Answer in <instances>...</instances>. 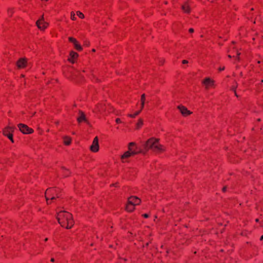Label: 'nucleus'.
Instances as JSON below:
<instances>
[{"mask_svg": "<svg viewBox=\"0 0 263 263\" xmlns=\"http://www.w3.org/2000/svg\"><path fill=\"white\" fill-rule=\"evenodd\" d=\"M95 109L96 112H102L105 110V104L103 103H99Z\"/></svg>", "mask_w": 263, "mask_h": 263, "instance_id": "nucleus-16", "label": "nucleus"}, {"mask_svg": "<svg viewBox=\"0 0 263 263\" xmlns=\"http://www.w3.org/2000/svg\"><path fill=\"white\" fill-rule=\"evenodd\" d=\"M36 26L40 30H44L48 26V23L45 22L44 20L43 15L42 16V18L37 20L36 22Z\"/></svg>", "mask_w": 263, "mask_h": 263, "instance_id": "nucleus-7", "label": "nucleus"}, {"mask_svg": "<svg viewBox=\"0 0 263 263\" xmlns=\"http://www.w3.org/2000/svg\"><path fill=\"white\" fill-rule=\"evenodd\" d=\"M8 13L10 16H11L13 13V10L12 9H9L8 10Z\"/></svg>", "mask_w": 263, "mask_h": 263, "instance_id": "nucleus-27", "label": "nucleus"}, {"mask_svg": "<svg viewBox=\"0 0 263 263\" xmlns=\"http://www.w3.org/2000/svg\"><path fill=\"white\" fill-rule=\"evenodd\" d=\"M145 101V94L143 93L141 96V109H142L144 107Z\"/></svg>", "mask_w": 263, "mask_h": 263, "instance_id": "nucleus-21", "label": "nucleus"}, {"mask_svg": "<svg viewBox=\"0 0 263 263\" xmlns=\"http://www.w3.org/2000/svg\"><path fill=\"white\" fill-rule=\"evenodd\" d=\"M77 15L79 16L80 18H83L84 17V15L80 11L77 12Z\"/></svg>", "mask_w": 263, "mask_h": 263, "instance_id": "nucleus-26", "label": "nucleus"}, {"mask_svg": "<svg viewBox=\"0 0 263 263\" xmlns=\"http://www.w3.org/2000/svg\"><path fill=\"white\" fill-rule=\"evenodd\" d=\"M68 41L73 43L74 48L78 50V51H80L82 50V47L81 45L79 43L78 41L76 40V39L73 37H68Z\"/></svg>", "mask_w": 263, "mask_h": 263, "instance_id": "nucleus-9", "label": "nucleus"}, {"mask_svg": "<svg viewBox=\"0 0 263 263\" xmlns=\"http://www.w3.org/2000/svg\"><path fill=\"white\" fill-rule=\"evenodd\" d=\"M71 17L72 20H74L76 18L74 14L72 15V14L71 13Z\"/></svg>", "mask_w": 263, "mask_h": 263, "instance_id": "nucleus-30", "label": "nucleus"}, {"mask_svg": "<svg viewBox=\"0 0 263 263\" xmlns=\"http://www.w3.org/2000/svg\"><path fill=\"white\" fill-rule=\"evenodd\" d=\"M14 127L13 126H8L3 130V134L7 136L12 143H14L13 139V132H14Z\"/></svg>", "mask_w": 263, "mask_h": 263, "instance_id": "nucleus-5", "label": "nucleus"}, {"mask_svg": "<svg viewBox=\"0 0 263 263\" xmlns=\"http://www.w3.org/2000/svg\"><path fill=\"white\" fill-rule=\"evenodd\" d=\"M141 110H142V109H140V110L136 111L135 113H134L133 114H128L127 116L129 117H130V118H134L140 113Z\"/></svg>", "mask_w": 263, "mask_h": 263, "instance_id": "nucleus-23", "label": "nucleus"}, {"mask_svg": "<svg viewBox=\"0 0 263 263\" xmlns=\"http://www.w3.org/2000/svg\"><path fill=\"white\" fill-rule=\"evenodd\" d=\"M47 240H48V238H45V241H47Z\"/></svg>", "mask_w": 263, "mask_h": 263, "instance_id": "nucleus-42", "label": "nucleus"}, {"mask_svg": "<svg viewBox=\"0 0 263 263\" xmlns=\"http://www.w3.org/2000/svg\"><path fill=\"white\" fill-rule=\"evenodd\" d=\"M132 149H136V150H137V148L136 147H135V146H132Z\"/></svg>", "mask_w": 263, "mask_h": 263, "instance_id": "nucleus-35", "label": "nucleus"}, {"mask_svg": "<svg viewBox=\"0 0 263 263\" xmlns=\"http://www.w3.org/2000/svg\"><path fill=\"white\" fill-rule=\"evenodd\" d=\"M165 151L164 147L161 145L159 143L155 146V148L154 149L153 152L156 153H161Z\"/></svg>", "mask_w": 263, "mask_h": 263, "instance_id": "nucleus-17", "label": "nucleus"}, {"mask_svg": "<svg viewBox=\"0 0 263 263\" xmlns=\"http://www.w3.org/2000/svg\"><path fill=\"white\" fill-rule=\"evenodd\" d=\"M177 108L183 116H187L191 114V112L184 106L179 105Z\"/></svg>", "mask_w": 263, "mask_h": 263, "instance_id": "nucleus-12", "label": "nucleus"}, {"mask_svg": "<svg viewBox=\"0 0 263 263\" xmlns=\"http://www.w3.org/2000/svg\"><path fill=\"white\" fill-rule=\"evenodd\" d=\"M45 196L47 204H50L51 201L62 196V191L57 187L48 188L45 192Z\"/></svg>", "mask_w": 263, "mask_h": 263, "instance_id": "nucleus-2", "label": "nucleus"}, {"mask_svg": "<svg viewBox=\"0 0 263 263\" xmlns=\"http://www.w3.org/2000/svg\"><path fill=\"white\" fill-rule=\"evenodd\" d=\"M142 216L145 218H147L149 217V215L148 214L145 213V214H143L142 215Z\"/></svg>", "mask_w": 263, "mask_h": 263, "instance_id": "nucleus-29", "label": "nucleus"}, {"mask_svg": "<svg viewBox=\"0 0 263 263\" xmlns=\"http://www.w3.org/2000/svg\"><path fill=\"white\" fill-rule=\"evenodd\" d=\"M194 29L193 28H190L189 30V31L190 33H193L194 32Z\"/></svg>", "mask_w": 263, "mask_h": 263, "instance_id": "nucleus-32", "label": "nucleus"}, {"mask_svg": "<svg viewBox=\"0 0 263 263\" xmlns=\"http://www.w3.org/2000/svg\"><path fill=\"white\" fill-rule=\"evenodd\" d=\"M240 53L238 52V51H237V55L239 56L240 55Z\"/></svg>", "mask_w": 263, "mask_h": 263, "instance_id": "nucleus-39", "label": "nucleus"}, {"mask_svg": "<svg viewBox=\"0 0 263 263\" xmlns=\"http://www.w3.org/2000/svg\"><path fill=\"white\" fill-rule=\"evenodd\" d=\"M78 56L79 55L77 52L73 51H71L69 53V57L68 59V60L70 62L74 63L75 62V61L77 59Z\"/></svg>", "mask_w": 263, "mask_h": 263, "instance_id": "nucleus-13", "label": "nucleus"}, {"mask_svg": "<svg viewBox=\"0 0 263 263\" xmlns=\"http://www.w3.org/2000/svg\"><path fill=\"white\" fill-rule=\"evenodd\" d=\"M203 83L206 86V87L212 85L214 84V81L210 79L209 78H205L203 81Z\"/></svg>", "mask_w": 263, "mask_h": 263, "instance_id": "nucleus-18", "label": "nucleus"}, {"mask_svg": "<svg viewBox=\"0 0 263 263\" xmlns=\"http://www.w3.org/2000/svg\"><path fill=\"white\" fill-rule=\"evenodd\" d=\"M18 127L20 131L25 134H29L33 132V129L29 128L27 125L24 124H18Z\"/></svg>", "mask_w": 263, "mask_h": 263, "instance_id": "nucleus-6", "label": "nucleus"}, {"mask_svg": "<svg viewBox=\"0 0 263 263\" xmlns=\"http://www.w3.org/2000/svg\"><path fill=\"white\" fill-rule=\"evenodd\" d=\"M260 240H263V235L262 236H261L260 238Z\"/></svg>", "mask_w": 263, "mask_h": 263, "instance_id": "nucleus-36", "label": "nucleus"}, {"mask_svg": "<svg viewBox=\"0 0 263 263\" xmlns=\"http://www.w3.org/2000/svg\"><path fill=\"white\" fill-rule=\"evenodd\" d=\"M143 124V121L142 119H139L137 123V128H140Z\"/></svg>", "mask_w": 263, "mask_h": 263, "instance_id": "nucleus-24", "label": "nucleus"}, {"mask_svg": "<svg viewBox=\"0 0 263 263\" xmlns=\"http://www.w3.org/2000/svg\"><path fill=\"white\" fill-rule=\"evenodd\" d=\"M158 143V139L151 138L146 141L145 144V147L147 149H151L153 151L154 149L155 148V146H157Z\"/></svg>", "mask_w": 263, "mask_h": 263, "instance_id": "nucleus-4", "label": "nucleus"}, {"mask_svg": "<svg viewBox=\"0 0 263 263\" xmlns=\"http://www.w3.org/2000/svg\"><path fill=\"white\" fill-rule=\"evenodd\" d=\"M182 63L183 64H187V63H188V61H187L186 60H184L182 61Z\"/></svg>", "mask_w": 263, "mask_h": 263, "instance_id": "nucleus-31", "label": "nucleus"}, {"mask_svg": "<svg viewBox=\"0 0 263 263\" xmlns=\"http://www.w3.org/2000/svg\"><path fill=\"white\" fill-rule=\"evenodd\" d=\"M226 190H227V187L226 186H224L222 189V191L223 192H225L226 191Z\"/></svg>", "mask_w": 263, "mask_h": 263, "instance_id": "nucleus-33", "label": "nucleus"}, {"mask_svg": "<svg viewBox=\"0 0 263 263\" xmlns=\"http://www.w3.org/2000/svg\"><path fill=\"white\" fill-rule=\"evenodd\" d=\"M26 63H27V61H26V59L21 58V59H20L17 61V62L16 63V65H17V66L18 67V68H24L26 67Z\"/></svg>", "mask_w": 263, "mask_h": 263, "instance_id": "nucleus-14", "label": "nucleus"}, {"mask_svg": "<svg viewBox=\"0 0 263 263\" xmlns=\"http://www.w3.org/2000/svg\"><path fill=\"white\" fill-rule=\"evenodd\" d=\"M190 3V1H187L185 2L181 6L182 10L185 13L189 14L191 12Z\"/></svg>", "mask_w": 263, "mask_h": 263, "instance_id": "nucleus-10", "label": "nucleus"}, {"mask_svg": "<svg viewBox=\"0 0 263 263\" xmlns=\"http://www.w3.org/2000/svg\"><path fill=\"white\" fill-rule=\"evenodd\" d=\"M237 87V84L236 82H235V84L231 86L230 89L232 91H233L234 92H235V91L236 90Z\"/></svg>", "mask_w": 263, "mask_h": 263, "instance_id": "nucleus-25", "label": "nucleus"}, {"mask_svg": "<svg viewBox=\"0 0 263 263\" xmlns=\"http://www.w3.org/2000/svg\"><path fill=\"white\" fill-rule=\"evenodd\" d=\"M51 262H54V259L53 258H52L51 259Z\"/></svg>", "mask_w": 263, "mask_h": 263, "instance_id": "nucleus-38", "label": "nucleus"}, {"mask_svg": "<svg viewBox=\"0 0 263 263\" xmlns=\"http://www.w3.org/2000/svg\"><path fill=\"white\" fill-rule=\"evenodd\" d=\"M92 51L95 52V49H92Z\"/></svg>", "mask_w": 263, "mask_h": 263, "instance_id": "nucleus-43", "label": "nucleus"}, {"mask_svg": "<svg viewBox=\"0 0 263 263\" xmlns=\"http://www.w3.org/2000/svg\"><path fill=\"white\" fill-rule=\"evenodd\" d=\"M128 202L133 204V205H138L141 202V200L140 198L136 196H130L128 199Z\"/></svg>", "mask_w": 263, "mask_h": 263, "instance_id": "nucleus-11", "label": "nucleus"}, {"mask_svg": "<svg viewBox=\"0 0 263 263\" xmlns=\"http://www.w3.org/2000/svg\"><path fill=\"white\" fill-rule=\"evenodd\" d=\"M255 221H256V222H258V221H259V219H255Z\"/></svg>", "mask_w": 263, "mask_h": 263, "instance_id": "nucleus-40", "label": "nucleus"}, {"mask_svg": "<svg viewBox=\"0 0 263 263\" xmlns=\"http://www.w3.org/2000/svg\"><path fill=\"white\" fill-rule=\"evenodd\" d=\"M77 121L79 123H81L83 121H84L86 122L87 123H88V122L87 120L86 119V118L85 117V115L84 113L82 111H80V116L77 118Z\"/></svg>", "mask_w": 263, "mask_h": 263, "instance_id": "nucleus-15", "label": "nucleus"}, {"mask_svg": "<svg viewBox=\"0 0 263 263\" xmlns=\"http://www.w3.org/2000/svg\"><path fill=\"white\" fill-rule=\"evenodd\" d=\"M71 142V138L68 137H65L64 138V143L66 145H69L70 144Z\"/></svg>", "mask_w": 263, "mask_h": 263, "instance_id": "nucleus-20", "label": "nucleus"}, {"mask_svg": "<svg viewBox=\"0 0 263 263\" xmlns=\"http://www.w3.org/2000/svg\"><path fill=\"white\" fill-rule=\"evenodd\" d=\"M57 218L60 225L67 229H70L74 224L72 214L65 211L59 212Z\"/></svg>", "mask_w": 263, "mask_h": 263, "instance_id": "nucleus-1", "label": "nucleus"}, {"mask_svg": "<svg viewBox=\"0 0 263 263\" xmlns=\"http://www.w3.org/2000/svg\"><path fill=\"white\" fill-rule=\"evenodd\" d=\"M116 122L117 124L121 123V119H120V118H117V119H116Z\"/></svg>", "mask_w": 263, "mask_h": 263, "instance_id": "nucleus-28", "label": "nucleus"}, {"mask_svg": "<svg viewBox=\"0 0 263 263\" xmlns=\"http://www.w3.org/2000/svg\"><path fill=\"white\" fill-rule=\"evenodd\" d=\"M132 146H136V143L135 142H130L128 144V150L125 152L121 157V159L122 162H125L126 161L125 160L126 159L140 153L139 151L136 149H132Z\"/></svg>", "mask_w": 263, "mask_h": 263, "instance_id": "nucleus-3", "label": "nucleus"}, {"mask_svg": "<svg viewBox=\"0 0 263 263\" xmlns=\"http://www.w3.org/2000/svg\"><path fill=\"white\" fill-rule=\"evenodd\" d=\"M62 169L63 170V175L64 177H68L70 175V172L68 170L65 168L64 167H62Z\"/></svg>", "mask_w": 263, "mask_h": 263, "instance_id": "nucleus-22", "label": "nucleus"}, {"mask_svg": "<svg viewBox=\"0 0 263 263\" xmlns=\"http://www.w3.org/2000/svg\"><path fill=\"white\" fill-rule=\"evenodd\" d=\"M228 57H229V58H232V56L231 55H229Z\"/></svg>", "mask_w": 263, "mask_h": 263, "instance_id": "nucleus-41", "label": "nucleus"}, {"mask_svg": "<svg viewBox=\"0 0 263 263\" xmlns=\"http://www.w3.org/2000/svg\"><path fill=\"white\" fill-rule=\"evenodd\" d=\"M135 205H133V204L128 202L126 206V210L128 212H132L135 209Z\"/></svg>", "mask_w": 263, "mask_h": 263, "instance_id": "nucleus-19", "label": "nucleus"}, {"mask_svg": "<svg viewBox=\"0 0 263 263\" xmlns=\"http://www.w3.org/2000/svg\"><path fill=\"white\" fill-rule=\"evenodd\" d=\"M99 139L98 137H96L92 141V144L90 146V150L94 153L97 152L99 149V142H98Z\"/></svg>", "mask_w": 263, "mask_h": 263, "instance_id": "nucleus-8", "label": "nucleus"}, {"mask_svg": "<svg viewBox=\"0 0 263 263\" xmlns=\"http://www.w3.org/2000/svg\"><path fill=\"white\" fill-rule=\"evenodd\" d=\"M224 67H220V68H219V71H222V70H224Z\"/></svg>", "mask_w": 263, "mask_h": 263, "instance_id": "nucleus-34", "label": "nucleus"}, {"mask_svg": "<svg viewBox=\"0 0 263 263\" xmlns=\"http://www.w3.org/2000/svg\"><path fill=\"white\" fill-rule=\"evenodd\" d=\"M234 93H235V96H236L237 97H238V95L237 94V92H236V90L235 91V92H234Z\"/></svg>", "mask_w": 263, "mask_h": 263, "instance_id": "nucleus-37", "label": "nucleus"}]
</instances>
